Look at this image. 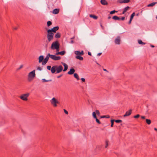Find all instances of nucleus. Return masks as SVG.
Wrapping results in <instances>:
<instances>
[{
    "mask_svg": "<svg viewBox=\"0 0 157 157\" xmlns=\"http://www.w3.org/2000/svg\"><path fill=\"white\" fill-rule=\"evenodd\" d=\"M59 44L57 41L53 42L51 45V48L52 50L56 49L57 51H59Z\"/></svg>",
    "mask_w": 157,
    "mask_h": 157,
    "instance_id": "obj_1",
    "label": "nucleus"
},
{
    "mask_svg": "<svg viewBox=\"0 0 157 157\" xmlns=\"http://www.w3.org/2000/svg\"><path fill=\"white\" fill-rule=\"evenodd\" d=\"M35 70L29 72L28 75V80L29 82H31L35 77Z\"/></svg>",
    "mask_w": 157,
    "mask_h": 157,
    "instance_id": "obj_2",
    "label": "nucleus"
},
{
    "mask_svg": "<svg viewBox=\"0 0 157 157\" xmlns=\"http://www.w3.org/2000/svg\"><path fill=\"white\" fill-rule=\"evenodd\" d=\"M47 40H48L49 41H51L53 39L54 35V33L52 32H50V31H49L48 30L47 31Z\"/></svg>",
    "mask_w": 157,
    "mask_h": 157,
    "instance_id": "obj_3",
    "label": "nucleus"
},
{
    "mask_svg": "<svg viewBox=\"0 0 157 157\" xmlns=\"http://www.w3.org/2000/svg\"><path fill=\"white\" fill-rule=\"evenodd\" d=\"M51 104L54 107H56L57 106V104H59V102L55 98H53L51 100Z\"/></svg>",
    "mask_w": 157,
    "mask_h": 157,
    "instance_id": "obj_4",
    "label": "nucleus"
},
{
    "mask_svg": "<svg viewBox=\"0 0 157 157\" xmlns=\"http://www.w3.org/2000/svg\"><path fill=\"white\" fill-rule=\"evenodd\" d=\"M29 93L24 94L21 95L20 98L21 99L24 101H27L28 100L27 98L29 96Z\"/></svg>",
    "mask_w": 157,
    "mask_h": 157,
    "instance_id": "obj_5",
    "label": "nucleus"
},
{
    "mask_svg": "<svg viewBox=\"0 0 157 157\" xmlns=\"http://www.w3.org/2000/svg\"><path fill=\"white\" fill-rule=\"evenodd\" d=\"M49 56H50L51 58L54 60H59L61 59L60 57L59 56H57L54 55H51L50 54H49Z\"/></svg>",
    "mask_w": 157,
    "mask_h": 157,
    "instance_id": "obj_6",
    "label": "nucleus"
},
{
    "mask_svg": "<svg viewBox=\"0 0 157 157\" xmlns=\"http://www.w3.org/2000/svg\"><path fill=\"white\" fill-rule=\"evenodd\" d=\"M49 53L48 54L47 56H46L45 58L44 59V61L42 63V64L43 65H45L47 62L48 60L49 59V57H50V56H49Z\"/></svg>",
    "mask_w": 157,
    "mask_h": 157,
    "instance_id": "obj_7",
    "label": "nucleus"
},
{
    "mask_svg": "<svg viewBox=\"0 0 157 157\" xmlns=\"http://www.w3.org/2000/svg\"><path fill=\"white\" fill-rule=\"evenodd\" d=\"M59 29V27L58 26H56L53 27V28L48 30V31H50V32H53L54 33H56V31L58 30Z\"/></svg>",
    "mask_w": 157,
    "mask_h": 157,
    "instance_id": "obj_8",
    "label": "nucleus"
},
{
    "mask_svg": "<svg viewBox=\"0 0 157 157\" xmlns=\"http://www.w3.org/2000/svg\"><path fill=\"white\" fill-rule=\"evenodd\" d=\"M63 69V67L61 65H59L58 67L57 66L56 69V73H59L62 71Z\"/></svg>",
    "mask_w": 157,
    "mask_h": 157,
    "instance_id": "obj_9",
    "label": "nucleus"
},
{
    "mask_svg": "<svg viewBox=\"0 0 157 157\" xmlns=\"http://www.w3.org/2000/svg\"><path fill=\"white\" fill-rule=\"evenodd\" d=\"M115 43L116 44H120L121 42V38L120 36H118L115 39Z\"/></svg>",
    "mask_w": 157,
    "mask_h": 157,
    "instance_id": "obj_10",
    "label": "nucleus"
},
{
    "mask_svg": "<svg viewBox=\"0 0 157 157\" xmlns=\"http://www.w3.org/2000/svg\"><path fill=\"white\" fill-rule=\"evenodd\" d=\"M50 41H49L48 40H45L44 41L43 44L45 48H47L48 47Z\"/></svg>",
    "mask_w": 157,
    "mask_h": 157,
    "instance_id": "obj_11",
    "label": "nucleus"
},
{
    "mask_svg": "<svg viewBox=\"0 0 157 157\" xmlns=\"http://www.w3.org/2000/svg\"><path fill=\"white\" fill-rule=\"evenodd\" d=\"M132 110L130 109L128 111H127L124 115V117H126L127 116H129L131 115L132 113Z\"/></svg>",
    "mask_w": 157,
    "mask_h": 157,
    "instance_id": "obj_12",
    "label": "nucleus"
},
{
    "mask_svg": "<svg viewBox=\"0 0 157 157\" xmlns=\"http://www.w3.org/2000/svg\"><path fill=\"white\" fill-rule=\"evenodd\" d=\"M75 54L76 55L82 56L84 54V52L83 51H82L81 52L76 51H75Z\"/></svg>",
    "mask_w": 157,
    "mask_h": 157,
    "instance_id": "obj_13",
    "label": "nucleus"
},
{
    "mask_svg": "<svg viewBox=\"0 0 157 157\" xmlns=\"http://www.w3.org/2000/svg\"><path fill=\"white\" fill-rule=\"evenodd\" d=\"M56 67L57 65L54 66L52 67L51 70V72L52 73H54L56 72Z\"/></svg>",
    "mask_w": 157,
    "mask_h": 157,
    "instance_id": "obj_14",
    "label": "nucleus"
},
{
    "mask_svg": "<svg viewBox=\"0 0 157 157\" xmlns=\"http://www.w3.org/2000/svg\"><path fill=\"white\" fill-rule=\"evenodd\" d=\"M75 71L74 68H71L70 69L69 71L68 72V74L69 75H72L74 73Z\"/></svg>",
    "mask_w": 157,
    "mask_h": 157,
    "instance_id": "obj_15",
    "label": "nucleus"
},
{
    "mask_svg": "<svg viewBox=\"0 0 157 157\" xmlns=\"http://www.w3.org/2000/svg\"><path fill=\"white\" fill-rule=\"evenodd\" d=\"M101 3L103 5H107L108 3L105 0H101Z\"/></svg>",
    "mask_w": 157,
    "mask_h": 157,
    "instance_id": "obj_16",
    "label": "nucleus"
},
{
    "mask_svg": "<svg viewBox=\"0 0 157 157\" xmlns=\"http://www.w3.org/2000/svg\"><path fill=\"white\" fill-rule=\"evenodd\" d=\"M62 64L63 65L64 67L63 71H65L67 69L68 66L66 64L63 63H62Z\"/></svg>",
    "mask_w": 157,
    "mask_h": 157,
    "instance_id": "obj_17",
    "label": "nucleus"
},
{
    "mask_svg": "<svg viewBox=\"0 0 157 157\" xmlns=\"http://www.w3.org/2000/svg\"><path fill=\"white\" fill-rule=\"evenodd\" d=\"M65 51H62L61 52H57L56 55H60L62 56H63L65 54Z\"/></svg>",
    "mask_w": 157,
    "mask_h": 157,
    "instance_id": "obj_18",
    "label": "nucleus"
},
{
    "mask_svg": "<svg viewBox=\"0 0 157 157\" xmlns=\"http://www.w3.org/2000/svg\"><path fill=\"white\" fill-rule=\"evenodd\" d=\"M130 7L128 6H127V7H125L124 9V10L122 12V14H124V13L129 9H130Z\"/></svg>",
    "mask_w": 157,
    "mask_h": 157,
    "instance_id": "obj_19",
    "label": "nucleus"
},
{
    "mask_svg": "<svg viewBox=\"0 0 157 157\" xmlns=\"http://www.w3.org/2000/svg\"><path fill=\"white\" fill-rule=\"evenodd\" d=\"M59 10L57 9H54L52 11V13L54 14H57L59 13Z\"/></svg>",
    "mask_w": 157,
    "mask_h": 157,
    "instance_id": "obj_20",
    "label": "nucleus"
},
{
    "mask_svg": "<svg viewBox=\"0 0 157 157\" xmlns=\"http://www.w3.org/2000/svg\"><path fill=\"white\" fill-rule=\"evenodd\" d=\"M44 59V56H40L39 57V62L40 63L42 62Z\"/></svg>",
    "mask_w": 157,
    "mask_h": 157,
    "instance_id": "obj_21",
    "label": "nucleus"
},
{
    "mask_svg": "<svg viewBox=\"0 0 157 157\" xmlns=\"http://www.w3.org/2000/svg\"><path fill=\"white\" fill-rule=\"evenodd\" d=\"M112 18L115 20H121V18L117 16H113V17Z\"/></svg>",
    "mask_w": 157,
    "mask_h": 157,
    "instance_id": "obj_22",
    "label": "nucleus"
},
{
    "mask_svg": "<svg viewBox=\"0 0 157 157\" xmlns=\"http://www.w3.org/2000/svg\"><path fill=\"white\" fill-rule=\"evenodd\" d=\"M55 37L56 38H59L60 37V34L59 33H56L55 36Z\"/></svg>",
    "mask_w": 157,
    "mask_h": 157,
    "instance_id": "obj_23",
    "label": "nucleus"
},
{
    "mask_svg": "<svg viewBox=\"0 0 157 157\" xmlns=\"http://www.w3.org/2000/svg\"><path fill=\"white\" fill-rule=\"evenodd\" d=\"M157 3V2H153L147 5V7L153 6H154Z\"/></svg>",
    "mask_w": 157,
    "mask_h": 157,
    "instance_id": "obj_24",
    "label": "nucleus"
},
{
    "mask_svg": "<svg viewBox=\"0 0 157 157\" xmlns=\"http://www.w3.org/2000/svg\"><path fill=\"white\" fill-rule=\"evenodd\" d=\"M75 57L76 59H79L81 60H82L83 59V58L82 56H76Z\"/></svg>",
    "mask_w": 157,
    "mask_h": 157,
    "instance_id": "obj_25",
    "label": "nucleus"
},
{
    "mask_svg": "<svg viewBox=\"0 0 157 157\" xmlns=\"http://www.w3.org/2000/svg\"><path fill=\"white\" fill-rule=\"evenodd\" d=\"M138 43L140 44L144 45L146 44V43L143 42L141 40H138Z\"/></svg>",
    "mask_w": 157,
    "mask_h": 157,
    "instance_id": "obj_26",
    "label": "nucleus"
},
{
    "mask_svg": "<svg viewBox=\"0 0 157 157\" xmlns=\"http://www.w3.org/2000/svg\"><path fill=\"white\" fill-rule=\"evenodd\" d=\"M74 76L77 79V80H78L79 79L77 73H75L74 74Z\"/></svg>",
    "mask_w": 157,
    "mask_h": 157,
    "instance_id": "obj_27",
    "label": "nucleus"
},
{
    "mask_svg": "<svg viewBox=\"0 0 157 157\" xmlns=\"http://www.w3.org/2000/svg\"><path fill=\"white\" fill-rule=\"evenodd\" d=\"M90 17H92L93 18H94V19H96L98 18V17L97 16H96L94 15H92V14H90Z\"/></svg>",
    "mask_w": 157,
    "mask_h": 157,
    "instance_id": "obj_28",
    "label": "nucleus"
},
{
    "mask_svg": "<svg viewBox=\"0 0 157 157\" xmlns=\"http://www.w3.org/2000/svg\"><path fill=\"white\" fill-rule=\"evenodd\" d=\"M110 117V116L109 115L108 116H101L100 117V118H109Z\"/></svg>",
    "mask_w": 157,
    "mask_h": 157,
    "instance_id": "obj_29",
    "label": "nucleus"
},
{
    "mask_svg": "<svg viewBox=\"0 0 157 157\" xmlns=\"http://www.w3.org/2000/svg\"><path fill=\"white\" fill-rule=\"evenodd\" d=\"M135 13L133 12L131 15L130 17V19L132 20L133 18V17L135 16Z\"/></svg>",
    "mask_w": 157,
    "mask_h": 157,
    "instance_id": "obj_30",
    "label": "nucleus"
},
{
    "mask_svg": "<svg viewBox=\"0 0 157 157\" xmlns=\"http://www.w3.org/2000/svg\"><path fill=\"white\" fill-rule=\"evenodd\" d=\"M146 122L147 124H150L151 123V121L149 119H146Z\"/></svg>",
    "mask_w": 157,
    "mask_h": 157,
    "instance_id": "obj_31",
    "label": "nucleus"
},
{
    "mask_svg": "<svg viewBox=\"0 0 157 157\" xmlns=\"http://www.w3.org/2000/svg\"><path fill=\"white\" fill-rule=\"evenodd\" d=\"M52 24V22L50 21H48L47 22V26L48 27Z\"/></svg>",
    "mask_w": 157,
    "mask_h": 157,
    "instance_id": "obj_32",
    "label": "nucleus"
},
{
    "mask_svg": "<svg viewBox=\"0 0 157 157\" xmlns=\"http://www.w3.org/2000/svg\"><path fill=\"white\" fill-rule=\"evenodd\" d=\"M92 115H93V117L94 118H95H95H96L97 117H96V113L95 112H93L92 113Z\"/></svg>",
    "mask_w": 157,
    "mask_h": 157,
    "instance_id": "obj_33",
    "label": "nucleus"
},
{
    "mask_svg": "<svg viewBox=\"0 0 157 157\" xmlns=\"http://www.w3.org/2000/svg\"><path fill=\"white\" fill-rule=\"evenodd\" d=\"M42 82H48L49 81H51L52 80H46L44 78L42 79Z\"/></svg>",
    "mask_w": 157,
    "mask_h": 157,
    "instance_id": "obj_34",
    "label": "nucleus"
},
{
    "mask_svg": "<svg viewBox=\"0 0 157 157\" xmlns=\"http://www.w3.org/2000/svg\"><path fill=\"white\" fill-rule=\"evenodd\" d=\"M115 121V120H111V127H113V123H114V122Z\"/></svg>",
    "mask_w": 157,
    "mask_h": 157,
    "instance_id": "obj_35",
    "label": "nucleus"
},
{
    "mask_svg": "<svg viewBox=\"0 0 157 157\" xmlns=\"http://www.w3.org/2000/svg\"><path fill=\"white\" fill-rule=\"evenodd\" d=\"M117 2L118 3H124V1L123 0H118L117 1Z\"/></svg>",
    "mask_w": 157,
    "mask_h": 157,
    "instance_id": "obj_36",
    "label": "nucleus"
},
{
    "mask_svg": "<svg viewBox=\"0 0 157 157\" xmlns=\"http://www.w3.org/2000/svg\"><path fill=\"white\" fill-rule=\"evenodd\" d=\"M108 142L109 141L108 140H106L105 141V148H107V146L108 145Z\"/></svg>",
    "mask_w": 157,
    "mask_h": 157,
    "instance_id": "obj_37",
    "label": "nucleus"
},
{
    "mask_svg": "<svg viewBox=\"0 0 157 157\" xmlns=\"http://www.w3.org/2000/svg\"><path fill=\"white\" fill-rule=\"evenodd\" d=\"M115 121L116 123H120L122 122V121L120 120H115Z\"/></svg>",
    "mask_w": 157,
    "mask_h": 157,
    "instance_id": "obj_38",
    "label": "nucleus"
},
{
    "mask_svg": "<svg viewBox=\"0 0 157 157\" xmlns=\"http://www.w3.org/2000/svg\"><path fill=\"white\" fill-rule=\"evenodd\" d=\"M117 12V11H115V10H114L111 11L110 13V14H113L115 12Z\"/></svg>",
    "mask_w": 157,
    "mask_h": 157,
    "instance_id": "obj_39",
    "label": "nucleus"
},
{
    "mask_svg": "<svg viewBox=\"0 0 157 157\" xmlns=\"http://www.w3.org/2000/svg\"><path fill=\"white\" fill-rule=\"evenodd\" d=\"M95 119H96V121L97 122V123H98V124H101V122L99 121V120L98 119L97 117L96 118H95Z\"/></svg>",
    "mask_w": 157,
    "mask_h": 157,
    "instance_id": "obj_40",
    "label": "nucleus"
},
{
    "mask_svg": "<svg viewBox=\"0 0 157 157\" xmlns=\"http://www.w3.org/2000/svg\"><path fill=\"white\" fill-rule=\"evenodd\" d=\"M96 113L99 116H100V113L99 110H96Z\"/></svg>",
    "mask_w": 157,
    "mask_h": 157,
    "instance_id": "obj_41",
    "label": "nucleus"
},
{
    "mask_svg": "<svg viewBox=\"0 0 157 157\" xmlns=\"http://www.w3.org/2000/svg\"><path fill=\"white\" fill-rule=\"evenodd\" d=\"M124 3H128L130 2V0H123Z\"/></svg>",
    "mask_w": 157,
    "mask_h": 157,
    "instance_id": "obj_42",
    "label": "nucleus"
},
{
    "mask_svg": "<svg viewBox=\"0 0 157 157\" xmlns=\"http://www.w3.org/2000/svg\"><path fill=\"white\" fill-rule=\"evenodd\" d=\"M47 69L49 70H50L51 69V66H48L47 67Z\"/></svg>",
    "mask_w": 157,
    "mask_h": 157,
    "instance_id": "obj_43",
    "label": "nucleus"
},
{
    "mask_svg": "<svg viewBox=\"0 0 157 157\" xmlns=\"http://www.w3.org/2000/svg\"><path fill=\"white\" fill-rule=\"evenodd\" d=\"M37 69L39 71H41L42 68L41 67H37Z\"/></svg>",
    "mask_w": 157,
    "mask_h": 157,
    "instance_id": "obj_44",
    "label": "nucleus"
},
{
    "mask_svg": "<svg viewBox=\"0 0 157 157\" xmlns=\"http://www.w3.org/2000/svg\"><path fill=\"white\" fill-rule=\"evenodd\" d=\"M23 67V65H21L20 66V67L17 69V70H20V69H21Z\"/></svg>",
    "mask_w": 157,
    "mask_h": 157,
    "instance_id": "obj_45",
    "label": "nucleus"
},
{
    "mask_svg": "<svg viewBox=\"0 0 157 157\" xmlns=\"http://www.w3.org/2000/svg\"><path fill=\"white\" fill-rule=\"evenodd\" d=\"M64 111L65 113L66 114H68V112L65 109H64Z\"/></svg>",
    "mask_w": 157,
    "mask_h": 157,
    "instance_id": "obj_46",
    "label": "nucleus"
},
{
    "mask_svg": "<svg viewBox=\"0 0 157 157\" xmlns=\"http://www.w3.org/2000/svg\"><path fill=\"white\" fill-rule=\"evenodd\" d=\"M74 37H73V38H71V43H72V44H73V43H74V41H73V40H72V39H74Z\"/></svg>",
    "mask_w": 157,
    "mask_h": 157,
    "instance_id": "obj_47",
    "label": "nucleus"
},
{
    "mask_svg": "<svg viewBox=\"0 0 157 157\" xmlns=\"http://www.w3.org/2000/svg\"><path fill=\"white\" fill-rule=\"evenodd\" d=\"M125 19V17H122L121 18V20L122 21H123Z\"/></svg>",
    "mask_w": 157,
    "mask_h": 157,
    "instance_id": "obj_48",
    "label": "nucleus"
},
{
    "mask_svg": "<svg viewBox=\"0 0 157 157\" xmlns=\"http://www.w3.org/2000/svg\"><path fill=\"white\" fill-rule=\"evenodd\" d=\"M81 80L83 82H84L85 81V79L84 78H81Z\"/></svg>",
    "mask_w": 157,
    "mask_h": 157,
    "instance_id": "obj_49",
    "label": "nucleus"
},
{
    "mask_svg": "<svg viewBox=\"0 0 157 157\" xmlns=\"http://www.w3.org/2000/svg\"><path fill=\"white\" fill-rule=\"evenodd\" d=\"M132 20L131 19H130L129 21L128 22V24H130L131 23Z\"/></svg>",
    "mask_w": 157,
    "mask_h": 157,
    "instance_id": "obj_50",
    "label": "nucleus"
},
{
    "mask_svg": "<svg viewBox=\"0 0 157 157\" xmlns=\"http://www.w3.org/2000/svg\"><path fill=\"white\" fill-rule=\"evenodd\" d=\"M62 76V75H59V76H58L57 77V78H60V77H61Z\"/></svg>",
    "mask_w": 157,
    "mask_h": 157,
    "instance_id": "obj_51",
    "label": "nucleus"
},
{
    "mask_svg": "<svg viewBox=\"0 0 157 157\" xmlns=\"http://www.w3.org/2000/svg\"><path fill=\"white\" fill-rule=\"evenodd\" d=\"M101 54H102V53H101V52L98 53V54L97 56H99L100 55H101Z\"/></svg>",
    "mask_w": 157,
    "mask_h": 157,
    "instance_id": "obj_52",
    "label": "nucleus"
},
{
    "mask_svg": "<svg viewBox=\"0 0 157 157\" xmlns=\"http://www.w3.org/2000/svg\"><path fill=\"white\" fill-rule=\"evenodd\" d=\"M134 117L135 118H137V114Z\"/></svg>",
    "mask_w": 157,
    "mask_h": 157,
    "instance_id": "obj_53",
    "label": "nucleus"
},
{
    "mask_svg": "<svg viewBox=\"0 0 157 157\" xmlns=\"http://www.w3.org/2000/svg\"><path fill=\"white\" fill-rule=\"evenodd\" d=\"M88 54L90 55V56H91V53L90 52H88Z\"/></svg>",
    "mask_w": 157,
    "mask_h": 157,
    "instance_id": "obj_54",
    "label": "nucleus"
},
{
    "mask_svg": "<svg viewBox=\"0 0 157 157\" xmlns=\"http://www.w3.org/2000/svg\"><path fill=\"white\" fill-rule=\"evenodd\" d=\"M141 118H142V119H144L145 118V116H142V117H141Z\"/></svg>",
    "mask_w": 157,
    "mask_h": 157,
    "instance_id": "obj_55",
    "label": "nucleus"
},
{
    "mask_svg": "<svg viewBox=\"0 0 157 157\" xmlns=\"http://www.w3.org/2000/svg\"><path fill=\"white\" fill-rule=\"evenodd\" d=\"M103 70L104 71H106L107 72H108V71L106 69H103Z\"/></svg>",
    "mask_w": 157,
    "mask_h": 157,
    "instance_id": "obj_56",
    "label": "nucleus"
},
{
    "mask_svg": "<svg viewBox=\"0 0 157 157\" xmlns=\"http://www.w3.org/2000/svg\"><path fill=\"white\" fill-rule=\"evenodd\" d=\"M111 18V17H110V16H109V17H108V19H110V18Z\"/></svg>",
    "mask_w": 157,
    "mask_h": 157,
    "instance_id": "obj_57",
    "label": "nucleus"
},
{
    "mask_svg": "<svg viewBox=\"0 0 157 157\" xmlns=\"http://www.w3.org/2000/svg\"><path fill=\"white\" fill-rule=\"evenodd\" d=\"M151 47H152V48H154V45H151Z\"/></svg>",
    "mask_w": 157,
    "mask_h": 157,
    "instance_id": "obj_58",
    "label": "nucleus"
},
{
    "mask_svg": "<svg viewBox=\"0 0 157 157\" xmlns=\"http://www.w3.org/2000/svg\"><path fill=\"white\" fill-rule=\"evenodd\" d=\"M14 29H15V30H17V28L16 27V28H14Z\"/></svg>",
    "mask_w": 157,
    "mask_h": 157,
    "instance_id": "obj_59",
    "label": "nucleus"
},
{
    "mask_svg": "<svg viewBox=\"0 0 157 157\" xmlns=\"http://www.w3.org/2000/svg\"><path fill=\"white\" fill-rule=\"evenodd\" d=\"M154 130H156V131H157V129L156 128H154Z\"/></svg>",
    "mask_w": 157,
    "mask_h": 157,
    "instance_id": "obj_60",
    "label": "nucleus"
},
{
    "mask_svg": "<svg viewBox=\"0 0 157 157\" xmlns=\"http://www.w3.org/2000/svg\"><path fill=\"white\" fill-rule=\"evenodd\" d=\"M140 116V115L139 114H138V118H139Z\"/></svg>",
    "mask_w": 157,
    "mask_h": 157,
    "instance_id": "obj_61",
    "label": "nucleus"
},
{
    "mask_svg": "<svg viewBox=\"0 0 157 157\" xmlns=\"http://www.w3.org/2000/svg\"><path fill=\"white\" fill-rule=\"evenodd\" d=\"M156 19H157V15L156 16Z\"/></svg>",
    "mask_w": 157,
    "mask_h": 157,
    "instance_id": "obj_62",
    "label": "nucleus"
}]
</instances>
